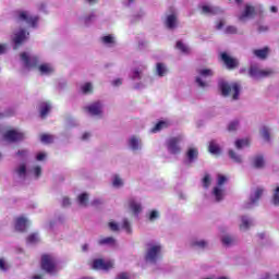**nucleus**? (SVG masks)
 <instances>
[{
  "mask_svg": "<svg viewBox=\"0 0 279 279\" xmlns=\"http://www.w3.org/2000/svg\"><path fill=\"white\" fill-rule=\"evenodd\" d=\"M8 51V45L0 44V56H3Z\"/></svg>",
  "mask_w": 279,
  "mask_h": 279,
  "instance_id": "obj_58",
  "label": "nucleus"
},
{
  "mask_svg": "<svg viewBox=\"0 0 279 279\" xmlns=\"http://www.w3.org/2000/svg\"><path fill=\"white\" fill-rule=\"evenodd\" d=\"M14 175L20 180H25L29 175V170H27V163H20L15 170Z\"/></svg>",
  "mask_w": 279,
  "mask_h": 279,
  "instance_id": "obj_21",
  "label": "nucleus"
},
{
  "mask_svg": "<svg viewBox=\"0 0 279 279\" xmlns=\"http://www.w3.org/2000/svg\"><path fill=\"white\" fill-rule=\"evenodd\" d=\"M175 49H178V51L184 53L185 56H189V53H191V47H189V45H186V43H184L183 40L177 41Z\"/></svg>",
  "mask_w": 279,
  "mask_h": 279,
  "instance_id": "obj_31",
  "label": "nucleus"
},
{
  "mask_svg": "<svg viewBox=\"0 0 279 279\" xmlns=\"http://www.w3.org/2000/svg\"><path fill=\"white\" fill-rule=\"evenodd\" d=\"M182 141H184V135H178L174 137H170L167 140L166 146L169 154L178 155L182 151V147L180 146Z\"/></svg>",
  "mask_w": 279,
  "mask_h": 279,
  "instance_id": "obj_11",
  "label": "nucleus"
},
{
  "mask_svg": "<svg viewBox=\"0 0 279 279\" xmlns=\"http://www.w3.org/2000/svg\"><path fill=\"white\" fill-rule=\"evenodd\" d=\"M39 241L40 236L38 235V233H31L26 239V243H28V245H36V243H38Z\"/></svg>",
  "mask_w": 279,
  "mask_h": 279,
  "instance_id": "obj_43",
  "label": "nucleus"
},
{
  "mask_svg": "<svg viewBox=\"0 0 279 279\" xmlns=\"http://www.w3.org/2000/svg\"><path fill=\"white\" fill-rule=\"evenodd\" d=\"M213 184V179L210 178V174H205L203 178V186L204 189H208Z\"/></svg>",
  "mask_w": 279,
  "mask_h": 279,
  "instance_id": "obj_50",
  "label": "nucleus"
},
{
  "mask_svg": "<svg viewBox=\"0 0 279 279\" xmlns=\"http://www.w3.org/2000/svg\"><path fill=\"white\" fill-rule=\"evenodd\" d=\"M28 175L34 178V180H38V178H40V175H43V167L40 165H33L28 169Z\"/></svg>",
  "mask_w": 279,
  "mask_h": 279,
  "instance_id": "obj_27",
  "label": "nucleus"
},
{
  "mask_svg": "<svg viewBox=\"0 0 279 279\" xmlns=\"http://www.w3.org/2000/svg\"><path fill=\"white\" fill-rule=\"evenodd\" d=\"M100 43L104 45V47H117V36L114 35H105L100 37Z\"/></svg>",
  "mask_w": 279,
  "mask_h": 279,
  "instance_id": "obj_25",
  "label": "nucleus"
},
{
  "mask_svg": "<svg viewBox=\"0 0 279 279\" xmlns=\"http://www.w3.org/2000/svg\"><path fill=\"white\" fill-rule=\"evenodd\" d=\"M263 193H265V190L263 187H256L250 196V202L246 204L245 208H252L253 206H256L258 202L260 201V197H263Z\"/></svg>",
  "mask_w": 279,
  "mask_h": 279,
  "instance_id": "obj_16",
  "label": "nucleus"
},
{
  "mask_svg": "<svg viewBox=\"0 0 279 279\" xmlns=\"http://www.w3.org/2000/svg\"><path fill=\"white\" fill-rule=\"evenodd\" d=\"M215 75V71L208 68H201L197 70L195 82L199 88H208L210 86V80Z\"/></svg>",
  "mask_w": 279,
  "mask_h": 279,
  "instance_id": "obj_5",
  "label": "nucleus"
},
{
  "mask_svg": "<svg viewBox=\"0 0 279 279\" xmlns=\"http://www.w3.org/2000/svg\"><path fill=\"white\" fill-rule=\"evenodd\" d=\"M260 134L265 141H269V130L267 128H263Z\"/></svg>",
  "mask_w": 279,
  "mask_h": 279,
  "instance_id": "obj_57",
  "label": "nucleus"
},
{
  "mask_svg": "<svg viewBox=\"0 0 279 279\" xmlns=\"http://www.w3.org/2000/svg\"><path fill=\"white\" fill-rule=\"evenodd\" d=\"M229 158H231V160L233 162H236L238 165H241V162H243V156L239 155L236 151L232 149L229 150Z\"/></svg>",
  "mask_w": 279,
  "mask_h": 279,
  "instance_id": "obj_36",
  "label": "nucleus"
},
{
  "mask_svg": "<svg viewBox=\"0 0 279 279\" xmlns=\"http://www.w3.org/2000/svg\"><path fill=\"white\" fill-rule=\"evenodd\" d=\"M3 141L7 143H19V141H25V133L19 130H9L3 134Z\"/></svg>",
  "mask_w": 279,
  "mask_h": 279,
  "instance_id": "obj_13",
  "label": "nucleus"
},
{
  "mask_svg": "<svg viewBox=\"0 0 279 279\" xmlns=\"http://www.w3.org/2000/svg\"><path fill=\"white\" fill-rule=\"evenodd\" d=\"M219 87L222 96L230 97L232 101H236L239 95H241V85L239 83L220 82Z\"/></svg>",
  "mask_w": 279,
  "mask_h": 279,
  "instance_id": "obj_4",
  "label": "nucleus"
},
{
  "mask_svg": "<svg viewBox=\"0 0 279 279\" xmlns=\"http://www.w3.org/2000/svg\"><path fill=\"white\" fill-rule=\"evenodd\" d=\"M245 147H250L248 138H241L235 141V149H245Z\"/></svg>",
  "mask_w": 279,
  "mask_h": 279,
  "instance_id": "obj_37",
  "label": "nucleus"
},
{
  "mask_svg": "<svg viewBox=\"0 0 279 279\" xmlns=\"http://www.w3.org/2000/svg\"><path fill=\"white\" fill-rule=\"evenodd\" d=\"M78 206L86 207L88 206V193H82L77 196Z\"/></svg>",
  "mask_w": 279,
  "mask_h": 279,
  "instance_id": "obj_40",
  "label": "nucleus"
},
{
  "mask_svg": "<svg viewBox=\"0 0 279 279\" xmlns=\"http://www.w3.org/2000/svg\"><path fill=\"white\" fill-rule=\"evenodd\" d=\"M221 12V9L218 7H214L210 4H203L201 5V13L205 14V16H213L215 14H219Z\"/></svg>",
  "mask_w": 279,
  "mask_h": 279,
  "instance_id": "obj_22",
  "label": "nucleus"
},
{
  "mask_svg": "<svg viewBox=\"0 0 279 279\" xmlns=\"http://www.w3.org/2000/svg\"><path fill=\"white\" fill-rule=\"evenodd\" d=\"M106 105L101 100L94 101L85 107V110L90 114V117H96L97 119H104V110Z\"/></svg>",
  "mask_w": 279,
  "mask_h": 279,
  "instance_id": "obj_10",
  "label": "nucleus"
},
{
  "mask_svg": "<svg viewBox=\"0 0 279 279\" xmlns=\"http://www.w3.org/2000/svg\"><path fill=\"white\" fill-rule=\"evenodd\" d=\"M108 226L112 232H119V230H121V226H119V223H117L116 221H110Z\"/></svg>",
  "mask_w": 279,
  "mask_h": 279,
  "instance_id": "obj_52",
  "label": "nucleus"
},
{
  "mask_svg": "<svg viewBox=\"0 0 279 279\" xmlns=\"http://www.w3.org/2000/svg\"><path fill=\"white\" fill-rule=\"evenodd\" d=\"M221 243L225 245V247H231V245L236 243V239L230 234H223L221 236Z\"/></svg>",
  "mask_w": 279,
  "mask_h": 279,
  "instance_id": "obj_32",
  "label": "nucleus"
},
{
  "mask_svg": "<svg viewBox=\"0 0 279 279\" xmlns=\"http://www.w3.org/2000/svg\"><path fill=\"white\" fill-rule=\"evenodd\" d=\"M256 14H258V7L253 5L252 3H246L244 5V10L239 13L238 20L241 23H247V21H251V19H254Z\"/></svg>",
  "mask_w": 279,
  "mask_h": 279,
  "instance_id": "obj_9",
  "label": "nucleus"
},
{
  "mask_svg": "<svg viewBox=\"0 0 279 279\" xmlns=\"http://www.w3.org/2000/svg\"><path fill=\"white\" fill-rule=\"evenodd\" d=\"M40 141H41V143H45L46 145H48L49 143H53V135L43 134L40 136Z\"/></svg>",
  "mask_w": 279,
  "mask_h": 279,
  "instance_id": "obj_49",
  "label": "nucleus"
},
{
  "mask_svg": "<svg viewBox=\"0 0 279 279\" xmlns=\"http://www.w3.org/2000/svg\"><path fill=\"white\" fill-rule=\"evenodd\" d=\"M70 204H71V198L63 197L62 206H64L66 208Z\"/></svg>",
  "mask_w": 279,
  "mask_h": 279,
  "instance_id": "obj_62",
  "label": "nucleus"
},
{
  "mask_svg": "<svg viewBox=\"0 0 279 279\" xmlns=\"http://www.w3.org/2000/svg\"><path fill=\"white\" fill-rule=\"evenodd\" d=\"M209 153L214 154L215 156L221 154V148L219 147V144H217V142L213 141L209 143Z\"/></svg>",
  "mask_w": 279,
  "mask_h": 279,
  "instance_id": "obj_41",
  "label": "nucleus"
},
{
  "mask_svg": "<svg viewBox=\"0 0 279 279\" xmlns=\"http://www.w3.org/2000/svg\"><path fill=\"white\" fill-rule=\"evenodd\" d=\"M147 71L146 64H140L132 69L130 77L133 82H140L135 87L136 88H145L151 84V77L145 73Z\"/></svg>",
  "mask_w": 279,
  "mask_h": 279,
  "instance_id": "obj_2",
  "label": "nucleus"
},
{
  "mask_svg": "<svg viewBox=\"0 0 279 279\" xmlns=\"http://www.w3.org/2000/svg\"><path fill=\"white\" fill-rule=\"evenodd\" d=\"M41 269L46 271V274H50V276H56L60 268L58 267V259H56L52 255H44L41 257Z\"/></svg>",
  "mask_w": 279,
  "mask_h": 279,
  "instance_id": "obj_7",
  "label": "nucleus"
},
{
  "mask_svg": "<svg viewBox=\"0 0 279 279\" xmlns=\"http://www.w3.org/2000/svg\"><path fill=\"white\" fill-rule=\"evenodd\" d=\"M111 185L113 189H123V186H125V181L120 174H113L111 178Z\"/></svg>",
  "mask_w": 279,
  "mask_h": 279,
  "instance_id": "obj_28",
  "label": "nucleus"
},
{
  "mask_svg": "<svg viewBox=\"0 0 279 279\" xmlns=\"http://www.w3.org/2000/svg\"><path fill=\"white\" fill-rule=\"evenodd\" d=\"M271 204H272V206H279V185H277L272 190Z\"/></svg>",
  "mask_w": 279,
  "mask_h": 279,
  "instance_id": "obj_42",
  "label": "nucleus"
},
{
  "mask_svg": "<svg viewBox=\"0 0 279 279\" xmlns=\"http://www.w3.org/2000/svg\"><path fill=\"white\" fill-rule=\"evenodd\" d=\"M112 86H121L123 84V80L121 78H116L111 82Z\"/></svg>",
  "mask_w": 279,
  "mask_h": 279,
  "instance_id": "obj_60",
  "label": "nucleus"
},
{
  "mask_svg": "<svg viewBox=\"0 0 279 279\" xmlns=\"http://www.w3.org/2000/svg\"><path fill=\"white\" fill-rule=\"evenodd\" d=\"M51 110V105L49 102H41L39 106V112L40 117L45 119L47 114H49V111Z\"/></svg>",
  "mask_w": 279,
  "mask_h": 279,
  "instance_id": "obj_34",
  "label": "nucleus"
},
{
  "mask_svg": "<svg viewBox=\"0 0 279 279\" xmlns=\"http://www.w3.org/2000/svg\"><path fill=\"white\" fill-rule=\"evenodd\" d=\"M223 25H226V21L220 20V21L216 24V29H223Z\"/></svg>",
  "mask_w": 279,
  "mask_h": 279,
  "instance_id": "obj_61",
  "label": "nucleus"
},
{
  "mask_svg": "<svg viewBox=\"0 0 279 279\" xmlns=\"http://www.w3.org/2000/svg\"><path fill=\"white\" fill-rule=\"evenodd\" d=\"M88 138H90V133H84L82 135V141H88Z\"/></svg>",
  "mask_w": 279,
  "mask_h": 279,
  "instance_id": "obj_64",
  "label": "nucleus"
},
{
  "mask_svg": "<svg viewBox=\"0 0 279 279\" xmlns=\"http://www.w3.org/2000/svg\"><path fill=\"white\" fill-rule=\"evenodd\" d=\"M226 182H228V178H226L223 174H218L217 186L214 187L211 194L216 202H221V199L226 197V189L223 187Z\"/></svg>",
  "mask_w": 279,
  "mask_h": 279,
  "instance_id": "obj_8",
  "label": "nucleus"
},
{
  "mask_svg": "<svg viewBox=\"0 0 279 279\" xmlns=\"http://www.w3.org/2000/svg\"><path fill=\"white\" fill-rule=\"evenodd\" d=\"M126 206L129 210H131V213H133V215H135L136 217L141 213V210H143L141 202H138L136 198H130L126 203Z\"/></svg>",
  "mask_w": 279,
  "mask_h": 279,
  "instance_id": "obj_20",
  "label": "nucleus"
},
{
  "mask_svg": "<svg viewBox=\"0 0 279 279\" xmlns=\"http://www.w3.org/2000/svg\"><path fill=\"white\" fill-rule=\"evenodd\" d=\"M169 121L162 120L159 121L153 129L151 132L156 134V132H160V130H165V128H169Z\"/></svg>",
  "mask_w": 279,
  "mask_h": 279,
  "instance_id": "obj_35",
  "label": "nucleus"
},
{
  "mask_svg": "<svg viewBox=\"0 0 279 279\" xmlns=\"http://www.w3.org/2000/svg\"><path fill=\"white\" fill-rule=\"evenodd\" d=\"M252 226H254V219H252V217H250V216H241L240 217L239 228H240L241 232H247V230H250V228H252Z\"/></svg>",
  "mask_w": 279,
  "mask_h": 279,
  "instance_id": "obj_19",
  "label": "nucleus"
},
{
  "mask_svg": "<svg viewBox=\"0 0 279 279\" xmlns=\"http://www.w3.org/2000/svg\"><path fill=\"white\" fill-rule=\"evenodd\" d=\"M29 33L23 28L15 31L12 36V41L14 43V49H17L20 45H23L27 40Z\"/></svg>",
  "mask_w": 279,
  "mask_h": 279,
  "instance_id": "obj_15",
  "label": "nucleus"
},
{
  "mask_svg": "<svg viewBox=\"0 0 279 279\" xmlns=\"http://www.w3.org/2000/svg\"><path fill=\"white\" fill-rule=\"evenodd\" d=\"M239 128H241V122L239 120H233L228 125L229 132H236Z\"/></svg>",
  "mask_w": 279,
  "mask_h": 279,
  "instance_id": "obj_47",
  "label": "nucleus"
},
{
  "mask_svg": "<svg viewBox=\"0 0 279 279\" xmlns=\"http://www.w3.org/2000/svg\"><path fill=\"white\" fill-rule=\"evenodd\" d=\"M114 243H117V240L113 236L100 238L98 240V245H114Z\"/></svg>",
  "mask_w": 279,
  "mask_h": 279,
  "instance_id": "obj_39",
  "label": "nucleus"
},
{
  "mask_svg": "<svg viewBox=\"0 0 279 279\" xmlns=\"http://www.w3.org/2000/svg\"><path fill=\"white\" fill-rule=\"evenodd\" d=\"M167 73H169V69L167 68V64L162 62H158L156 64V75H158V77H165Z\"/></svg>",
  "mask_w": 279,
  "mask_h": 279,
  "instance_id": "obj_30",
  "label": "nucleus"
},
{
  "mask_svg": "<svg viewBox=\"0 0 279 279\" xmlns=\"http://www.w3.org/2000/svg\"><path fill=\"white\" fill-rule=\"evenodd\" d=\"M147 219L148 221H151V222L158 221V219H160V211L157 209H151L147 214Z\"/></svg>",
  "mask_w": 279,
  "mask_h": 279,
  "instance_id": "obj_38",
  "label": "nucleus"
},
{
  "mask_svg": "<svg viewBox=\"0 0 279 279\" xmlns=\"http://www.w3.org/2000/svg\"><path fill=\"white\" fill-rule=\"evenodd\" d=\"M95 19H97V15L95 13H89L83 17V22L85 25H90Z\"/></svg>",
  "mask_w": 279,
  "mask_h": 279,
  "instance_id": "obj_48",
  "label": "nucleus"
},
{
  "mask_svg": "<svg viewBox=\"0 0 279 279\" xmlns=\"http://www.w3.org/2000/svg\"><path fill=\"white\" fill-rule=\"evenodd\" d=\"M190 245L191 247H195L196 250H206L209 245V242L208 240L195 238L190 241Z\"/></svg>",
  "mask_w": 279,
  "mask_h": 279,
  "instance_id": "obj_26",
  "label": "nucleus"
},
{
  "mask_svg": "<svg viewBox=\"0 0 279 279\" xmlns=\"http://www.w3.org/2000/svg\"><path fill=\"white\" fill-rule=\"evenodd\" d=\"M165 25L168 29H175L178 27V13L175 11L166 14Z\"/></svg>",
  "mask_w": 279,
  "mask_h": 279,
  "instance_id": "obj_18",
  "label": "nucleus"
},
{
  "mask_svg": "<svg viewBox=\"0 0 279 279\" xmlns=\"http://www.w3.org/2000/svg\"><path fill=\"white\" fill-rule=\"evenodd\" d=\"M122 230H124L128 234H132V225L130 223V220L128 218H124L122 220L121 225Z\"/></svg>",
  "mask_w": 279,
  "mask_h": 279,
  "instance_id": "obj_46",
  "label": "nucleus"
},
{
  "mask_svg": "<svg viewBox=\"0 0 279 279\" xmlns=\"http://www.w3.org/2000/svg\"><path fill=\"white\" fill-rule=\"evenodd\" d=\"M162 257V244L160 242L151 241L146 244V263H158Z\"/></svg>",
  "mask_w": 279,
  "mask_h": 279,
  "instance_id": "obj_3",
  "label": "nucleus"
},
{
  "mask_svg": "<svg viewBox=\"0 0 279 279\" xmlns=\"http://www.w3.org/2000/svg\"><path fill=\"white\" fill-rule=\"evenodd\" d=\"M20 62L24 69H36L41 75H53L56 68L51 63H40V58L31 51H24L20 53ZM39 64V65H38Z\"/></svg>",
  "mask_w": 279,
  "mask_h": 279,
  "instance_id": "obj_1",
  "label": "nucleus"
},
{
  "mask_svg": "<svg viewBox=\"0 0 279 279\" xmlns=\"http://www.w3.org/2000/svg\"><path fill=\"white\" fill-rule=\"evenodd\" d=\"M238 29H236V26H227L225 29H223V33L225 34H236Z\"/></svg>",
  "mask_w": 279,
  "mask_h": 279,
  "instance_id": "obj_55",
  "label": "nucleus"
},
{
  "mask_svg": "<svg viewBox=\"0 0 279 279\" xmlns=\"http://www.w3.org/2000/svg\"><path fill=\"white\" fill-rule=\"evenodd\" d=\"M10 269V265L4 258H0V271H8Z\"/></svg>",
  "mask_w": 279,
  "mask_h": 279,
  "instance_id": "obj_53",
  "label": "nucleus"
},
{
  "mask_svg": "<svg viewBox=\"0 0 279 279\" xmlns=\"http://www.w3.org/2000/svg\"><path fill=\"white\" fill-rule=\"evenodd\" d=\"M35 160H37V162H45V160H47V153L45 151L37 153L35 156Z\"/></svg>",
  "mask_w": 279,
  "mask_h": 279,
  "instance_id": "obj_51",
  "label": "nucleus"
},
{
  "mask_svg": "<svg viewBox=\"0 0 279 279\" xmlns=\"http://www.w3.org/2000/svg\"><path fill=\"white\" fill-rule=\"evenodd\" d=\"M114 268V260L112 259H94L93 262V269H99L100 271H109V269Z\"/></svg>",
  "mask_w": 279,
  "mask_h": 279,
  "instance_id": "obj_14",
  "label": "nucleus"
},
{
  "mask_svg": "<svg viewBox=\"0 0 279 279\" xmlns=\"http://www.w3.org/2000/svg\"><path fill=\"white\" fill-rule=\"evenodd\" d=\"M46 8H47V4H45V2H40L39 4H37V10L39 12H45Z\"/></svg>",
  "mask_w": 279,
  "mask_h": 279,
  "instance_id": "obj_59",
  "label": "nucleus"
},
{
  "mask_svg": "<svg viewBox=\"0 0 279 279\" xmlns=\"http://www.w3.org/2000/svg\"><path fill=\"white\" fill-rule=\"evenodd\" d=\"M260 279H279V272L276 274H265Z\"/></svg>",
  "mask_w": 279,
  "mask_h": 279,
  "instance_id": "obj_56",
  "label": "nucleus"
},
{
  "mask_svg": "<svg viewBox=\"0 0 279 279\" xmlns=\"http://www.w3.org/2000/svg\"><path fill=\"white\" fill-rule=\"evenodd\" d=\"M93 83H84L81 85V93L83 95H90L93 93Z\"/></svg>",
  "mask_w": 279,
  "mask_h": 279,
  "instance_id": "obj_44",
  "label": "nucleus"
},
{
  "mask_svg": "<svg viewBox=\"0 0 279 279\" xmlns=\"http://www.w3.org/2000/svg\"><path fill=\"white\" fill-rule=\"evenodd\" d=\"M221 60L225 62L226 66L229 69H236V66H239V60L230 57V54L226 52L221 54Z\"/></svg>",
  "mask_w": 279,
  "mask_h": 279,
  "instance_id": "obj_23",
  "label": "nucleus"
},
{
  "mask_svg": "<svg viewBox=\"0 0 279 279\" xmlns=\"http://www.w3.org/2000/svg\"><path fill=\"white\" fill-rule=\"evenodd\" d=\"M16 21L17 23H25L28 27H38V21H40V17L32 14L27 10H21L16 12Z\"/></svg>",
  "mask_w": 279,
  "mask_h": 279,
  "instance_id": "obj_6",
  "label": "nucleus"
},
{
  "mask_svg": "<svg viewBox=\"0 0 279 279\" xmlns=\"http://www.w3.org/2000/svg\"><path fill=\"white\" fill-rule=\"evenodd\" d=\"M250 75L254 80H263V77H271V75H274V70L271 69L263 70L258 65H251Z\"/></svg>",
  "mask_w": 279,
  "mask_h": 279,
  "instance_id": "obj_12",
  "label": "nucleus"
},
{
  "mask_svg": "<svg viewBox=\"0 0 279 279\" xmlns=\"http://www.w3.org/2000/svg\"><path fill=\"white\" fill-rule=\"evenodd\" d=\"M27 226H29V219L25 217H17L15 219V230L17 232H25V230H27Z\"/></svg>",
  "mask_w": 279,
  "mask_h": 279,
  "instance_id": "obj_24",
  "label": "nucleus"
},
{
  "mask_svg": "<svg viewBox=\"0 0 279 279\" xmlns=\"http://www.w3.org/2000/svg\"><path fill=\"white\" fill-rule=\"evenodd\" d=\"M254 56H256V58H259L260 60H265V58H267L269 56V48L265 47L263 49H257L253 51Z\"/></svg>",
  "mask_w": 279,
  "mask_h": 279,
  "instance_id": "obj_33",
  "label": "nucleus"
},
{
  "mask_svg": "<svg viewBox=\"0 0 279 279\" xmlns=\"http://www.w3.org/2000/svg\"><path fill=\"white\" fill-rule=\"evenodd\" d=\"M198 156L197 148H190L187 150V160L189 162H194Z\"/></svg>",
  "mask_w": 279,
  "mask_h": 279,
  "instance_id": "obj_45",
  "label": "nucleus"
},
{
  "mask_svg": "<svg viewBox=\"0 0 279 279\" xmlns=\"http://www.w3.org/2000/svg\"><path fill=\"white\" fill-rule=\"evenodd\" d=\"M252 165L254 169H264L265 168V157L263 155H256L252 159Z\"/></svg>",
  "mask_w": 279,
  "mask_h": 279,
  "instance_id": "obj_29",
  "label": "nucleus"
},
{
  "mask_svg": "<svg viewBox=\"0 0 279 279\" xmlns=\"http://www.w3.org/2000/svg\"><path fill=\"white\" fill-rule=\"evenodd\" d=\"M116 279H130V277H128V274L121 272L120 275L117 276Z\"/></svg>",
  "mask_w": 279,
  "mask_h": 279,
  "instance_id": "obj_63",
  "label": "nucleus"
},
{
  "mask_svg": "<svg viewBox=\"0 0 279 279\" xmlns=\"http://www.w3.org/2000/svg\"><path fill=\"white\" fill-rule=\"evenodd\" d=\"M17 158H22V160H25L29 156V151L27 149H20L16 154Z\"/></svg>",
  "mask_w": 279,
  "mask_h": 279,
  "instance_id": "obj_54",
  "label": "nucleus"
},
{
  "mask_svg": "<svg viewBox=\"0 0 279 279\" xmlns=\"http://www.w3.org/2000/svg\"><path fill=\"white\" fill-rule=\"evenodd\" d=\"M128 147L131 149V151L136 154L143 149V140L136 135H133L128 141Z\"/></svg>",
  "mask_w": 279,
  "mask_h": 279,
  "instance_id": "obj_17",
  "label": "nucleus"
}]
</instances>
